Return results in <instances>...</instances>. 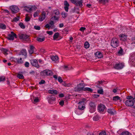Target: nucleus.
<instances>
[{
    "label": "nucleus",
    "mask_w": 135,
    "mask_h": 135,
    "mask_svg": "<svg viewBox=\"0 0 135 135\" xmlns=\"http://www.w3.org/2000/svg\"><path fill=\"white\" fill-rule=\"evenodd\" d=\"M51 19L55 20L58 21L59 20L60 16L59 11L57 9L52 10L51 11Z\"/></svg>",
    "instance_id": "obj_1"
},
{
    "label": "nucleus",
    "mask_w": 135,
    "mask_h": 135,
    "mask_svg": "<svg viewBox=\"0 0 135 135\" xmlns=\"http://www.w3.org/2000/svg\"><path fill=\"white\" fill-rule=\"evenodd\" d=\"M71 2L77 6L82 7L83 6V0H70Z\"/></svg>",
    "instance_id": "obj_2"
},
{
    "label": "nucleus",
    "mask_w": 135,
    "mask_h": 135,
    "mask_svg": "<svg viewBox=\"0 0 135 135\" xmlns=\"http://www.w3.org/2000/svg\"><path fill=\"white\" fill-rule=\"evenodd\" d=\"M119 42L117 38H113L111 40V45L114 48H115L118 46Z\"/></svg>",
    "instance_id": "obj_3"
},
{
    "label": "nucleus",
    "mask_w": 135,
    "mask_h": 135,
    "mask_svg": "<svg viewBox=\"0 0 135 135\" xmlns=\"http://www.w3.org/2000/svg\"><path fill=\"white\" fill-rule=\"evenodd\" d=\"M84 84L80 83L74 88V90L76 92L79 91L84 90Z\"/></svg>",
    "instance_id": "obj_4"
},
{
    "label": "nucleus",
    "mask_w": 135,
    "mask_h": 135,
    "mask_svg": "<svg viewBox=\"0 0 135 135\" xmlns=\"http://www.w3.org/2000/svg\"><path fill=\"white\" fill-rule=\"evenodd\" d=\"M89 111L90 113L94 112L96 110V105L94 103L91 102L89 103Z\"/></svg>",
    "instance_id": "obj_5"
},
{
    "label": "nucleus",
    "mask_w": 135,
    "mask_h": 135,
    "mask_svg": "<svg viewBox=\"0 0 135 135\" xmlns=\"http://www.w3.org/2000/svg\"><path fill=\"white\" fill-rule=\"evenodd\" d=\"M52 72L50 70H44L41 73V75L44 76H47L52 74Z\"/></svg>",
    "instance_id": "obj_6"
},
{
    "label": "nucleus",
    "mask_w": 135,
    "mask_h": 135,
    "mask_svg": "<svg viewBox=\"0 0 135 135\" xmlns=\"http://www.w3.org/2000/svg\"><path fill=\"white\" fill-rule=\"evenodd\" d=\"M10 9L13 13H16L19 11L18 7L16 6L13 5L10 7Z\"/></svg>",
    "instance_id": "obj_7"
},
{
    "label": "nucleus",
    "mask_w": 135,
    "mask_h": 135,
    "mask_svg": "<svg viewBox=\"0 0 135 135\" xmlns=\"http://www.w3.org/2000/svg\"><path fill=\"white\" fill-rule=\"evenodd\" d=\"M124 63L122 62H119L116 63L114 65V68L117 70L122 69L124 66Z\"/></svg>",
    "instance_id": "obj_8"
},
{
    "label": "nucleus",
    "mask_w": 135,
    "mask_h": 135,
    "mask_svg": "<svg viewBox=\"0 0 135 135\" xmlns=\"http://www.w3.org/2000/svg\"><path fill=\"white\" fill-rule=\"evenodd\" d=\"M8 35V36L6 38L9 40H13L14 39V37L17 38L16 35L12 31L11 32V34Z\"/></svg>",
    "instance_id": "obj_9"
},
{
    "label": "nucleus",
    "mask_w": 135,
    "mask_h": 135,
    "mask_svg": "<svg viewBox=\"0 0 135 135\" xmlns=\"http://www.w3.org/2000/svg\"><path fill=\"white\" fill-rule=\"evenodd\" d=\"M106 109L105 106L102 104H99L98 107V110L99 112L102 113Z\"/></svg>",
    "instance_id": "obj_10"
},
{
    "label": "nucleus",
    "mask_w": 135,
    "mask_h": 135,
    "mask_svg": "<svg viewBox=\"0 0 135 135\" xmlns=\"http://www.w3.org/2000/svg\"><path fill=\"white\" fill-rule=\"evenodd\" d=\"M31 63L32 65L37 68L39 67V66L38 65L37 60L35 59H32L30 60Z\"/></svg>",
    "instance_id": "obj_11"
},
{
    "label": "nucleus",
    "mask_w": 135,
    "mask_h": 135,
    "mask_svg": "<svg viewBox=\"0 0 135 135\" xmlns=\"http://www.w3.org/2000/svg\"><path fill=\"white\" fill-rule=\"evenodd\" d=\"M19 38L24 40H28L29 39V36L26 34L20 33L19 34Z\"/></svg>",
    "instance_id": "obj_12"
},
{
    "label": "nucleus",
    "mask_w": 135,
    "mask_h": 135,
    "mask_svg": "<svg viewBox=\"0 0 135 135\" xmlns=\"http://www.w3.org/2000/svg\"><path fill=\"white\" fill-rule=\"evenodd\" d=\"M125 104L127 106L131 107L134 105V103L132 100H127L125 102Z\"/></svg>",
    "instance_id": "obj_13"
},
{
    "label": "nucleus",
    "mask_w": 135,
    "mask_h": 135,
    "mask_svg": "<svg viewBox=\"0 0 135 135\" xmlns=\"http://www.w3.org/2000/svg\"><path fill=\"white\" fill-rule=\"evenodd\" d=\"M46 15V13L45 12L43 11L42 12L41 15L39 18L40 21H42L45 19Z\"/></svg>",
    "instance_id": "obj_14"
},
{
    "label": "nucleus",
    "mask_w": 135,
    "mask_h": 135,
    "mask_svg": "<svg viewBox=\"0 0 135 135\" xmlns=\"http://www.w3.org/2000/svg\"><path fill=\"white\" fill-rule=\"evenodd\" d=\"M56 100V98L55 97H52L51 96L50 97H49L48 101L50 104H53L54 102Z\"/></svg>",
    "instance_id": "obj_15"
},
{
    "label": "nucleus",
    "mask_w": 135,
    "mask_h": 135,
    "mask_svg": "<svg viewBox=\"0 0 135 135\" xmlns=\"http://www.w3.org/2000/svg\"><path fill=\"white\" fill-rule=\"evenodd\" d=\"M95 57L98 58H101L103 57L102 54L99 51H97L94 54Z\"/></svg>",
    "instance_id": "obj_16"
},
{
    "label": "nucleus",
    "mask_w": 135,
    "mask_h": 135,
    "mask_svg": "<svg viewBox=\"0 0 135 135\" xmlns=\"http://www.w3.org/2000/svg\"><path fill=\"white\" fill-rule=\"evenodd\" d=\"M48 92L50 94L54 95H56L59 93V92L56 90H49Z\"/></svg>",
    "instance_id": "obj_17"
},
{
    "label": "nucleus",
    "mask_w": 135,
    "mask_h": 135,
    "mask_svg": "<svg viewBox=\"0 0 135 135\" xmlns=\"http://www.w3.org/2000/svg\"><path fill=\"white\" fill-rule=\"evenodd\" d=\"M120 40L124 41H126L127 38V36L125 35L121 34L120 35Z\"/></svg>",
    "instance_id": "obj_18"
},
{
    "label": "nucleus",
    "mask_w": 135,
    "mask_h": 135,
    "mask_svg": "<svg viewBox=\"0 0 135 135\" xmlns=\"http://www.w3.org/2000/svg\"><path fill=\"white\" fill-rule=\"evenodd\" d=\"M113 100L115 101H117L118 100H119L120 101H122L120 99V97L118 96H115L113 97Z\"/></svg>",
    "instance_id": "obj_19"
},
{
    "label": "nucleus",
    "mask_w": 135,
    "mask_h": 135,
    "mask_svg": "<svg viewBox=\"0 0 135 135\" xmlns=\"http://www.w3.org/2000/svg\"><path fill=\"white\" fill-rule=\"evenodd\" d=\"M104 82V81L102 80H101V81H98L96 83V84L97 85V87L99 88H100V87L99 86L101 84L102 85V84Z\"/></svg>",
    "instance_id": "obj_20"
},
{
    "label": "nucleus",
    "mask_w": 135,
    "mask_h": 135,
    "mask_svg": "<svg viewBox=\"0 0 135 135\" xmlns=\"http://www.w3.org/2000/svg\"><path fill=\"white\" fill-rule=\"evenodd\" d=\"M52 60L54 61H56L59 59L58 57L57 56H53L51 57Z\"/></svg>",
    "instance_id": "obj_21"
},
{
    "label": "nucleus",
    "mask_w": 135,
    "mask_h": 135,
    "mask_svg": "<svg viewBox=\"0 0 135 135\" xmlns=\"http://www.w3.org/2000/svg\"><path fill=\"white\" fill-rule=\"evenodd\" d=\"M59 35V33L58 32L56 33L53 36V39L54 40H55L58 38Z\"/></svg>",
    "instance_id": "obj_22"
},
{
    "label": "nucleus",
    "mask_w": 135,
    "mask_h": 135,
    "mask_svg": "<svg viewBox=\"0 0 135 135\" xmlns=\"http://www.w3.org/2000/svg\"><path fill=\"white\" fill-rule=\"evenodd\" d=\"M84 90L88 91L90 92H92L93 91V90L92 89L88 87L84 88Z\"/></svg>",
    "instance_id": "obj_23"
},
{
    "label": "nucleus",
    "mask_w": 135,
    "mask_h": 135,
    "mask_svg": "<svg viewBox=\"0 0 135 135\" xmlns=\"http://www.w3.org/2000/svg\"><path fill=\"white\" fill-rule=\"evenodd\" d=\"M79 104L78 106L79 109L81 110H83L85 108V107L83 105H82V104Z\"/></svg>",
    "instance_id": "obj_24"
},
{
    "label": "nucleus",
    "mask_w": 135,
    "mask_h": 135,
    "mask_svg": "<svg viewBox=\"0 0 135 135\" xmlns=\"http://www.w3.org/2000/svg\"><path fill=\"white\" fill-rule=\"evenodd\" d=\"M45 40V37H43L42 38H41L39 37H37V41L40 42H42L44 41Z\"/></svg>",
    "instance_id": "obj_25"
},
{
    "label": "nucleus",
    "mask_w": 135,
    "mask_h": 135,
    "mask_svg": "<svg viewBox=\"0 0 135 135\" xmlns=\"http://www.w3.org/2000/svg\"><path fill=\"white\" fill-rule=\"evenodd\" d=\"M107 111L109 114L111 115H113L114 114V112H113L112 110L111 109H109L107 110Z\"/></svg>",
    "instance_id": "obj_26"
},
{
    "label": "nucleus",
    "mask_w": 135,
    "mask_h": 135,
    "mask_svg": "<svg viewBox=\"0 0 135 135\" xmlns=\"http://www.w3.org/2000/svg\"><path fill=\"white\" fill-rule=\"evenodd\" d=\"M19 17L18 16L17 17H15L13 18V20L12 21L13 22H17L19 20Z\"/></svg>",
    "instance_id": "obj_27"
},
{
    "label": "nucleus",
    "mask_w": 135,
    "mask_h": 135,
    "mask_svg": "<svg viewBox=\"0 0 135 135\" xmlns=\"http://www.w3.org/2000/svg\"><path fill=\"white\" fill-rule=\"evenodd\" d=\"M99 117L98 115H97L94 117L93 118V119L94 121H97L99 119Z\"/></svg>",
    "instance_id": "obj_28"
},
{
    "label": "nucleus",
    "mask_w": 135,
    "mask_h": 135,
    "mask_svg": "<svg viewBox=\"0 0 135 135\" xmlns=\"http://www.w3.org/2000/svg\"><path fill=\"white\" fill-rule=\"evenodd\" d=\"M130 133L128 131H126L122 132L120 135H129Z\"/></svg>",
    "instance_id": "obj_29"
},
{
    "label": "nucleus",
    "mask_w": 135,
    "mask_h": 135,
    "mask_svg": "<svg viewBox=\"0 0 135 135\" xmlns=\"http://www.w3.org/2000/svg\"><path fill=\"white\" fill-rule=\"evenodd\" d=\"M84 46L86 48H88L89 47V44L88 42L86 41L84 43Z\"/></svg>",
    "instance_id": "obj_30"
},
{
    "label": "nucleus",
    "mask_w": 135,
    "mask_h": 135,
    "mask_svg": "<svg viewBox=\"0 0 135 135\" xmlns=\"http://www.w3.org/2000/svg\"><path fill=\"white\" fill-rule=\"evenodd\" d=\"M24 8H25L24 9L26 11L30 12H31V11L29 9L30 8L28 7H27L26 6H25L23 7Z\"/></svg>",
    "instance_id": "obj_31"
},
{
    "label": "nucleus",
    "mask_w": 135,
    "mask_h": 135,
    "mask_svg": "<svg viewBox=\"0 0 135 135\" xmlns=\"http://www.w3.org/2000/svg\"><path fill=\"white\" fill-rule=\"evenodd\" d=\"M100 89L98 90L97 91L98 93L100 94H103V90L101 88V87H100Z\"/></svg>",
    "instance_id": "obj_32"
},
{
    "label": "nucleus",
    "mask_w": 135,
    "mask_h": 135,
    "mask_svg": "<svg viewBox=\"0 0 135 135\" xmlns=\"http://www.w3.org/2000/svg\"><path fill=\"white\" fill-rule=\"evenodd\" d=\"M99 2L104 4H105L108 2V0H99Z\"/></svg>",
    "instance_id": "obj_33"
},
{
    "label": "nucleus",
    "mask_w": 135,
    "mask_h": 135,
    "mask_svg": "<svg viewBox=\"0 0 135 135\" xmlns=\"http://www.w3.org/2000/svg\"><path fill=\"white\" fill-rule=\"evenodd\" d=\"M86 101V99L84 98H83L80 101L78 104H84V103Z\"/></svg>",
    "instance_id": "obj_34"
},
{
    "label": "nucleus",
    "mask_w": 135,
    "mask_h": 135,
    "mask_svg": "<svg viewBox=\"0 0 135 135\" xmlns=\"http://www.w3.org/2000/svg\"><path fill=\"white\" fill-rule=\"evenodd\" d=\"M19 26L22 29H24L25 28V26L22 22H20L19 24Z\"/></svg>",
    "instance_id": "obj_35"
},
{
    "label": "nucleus",
    "mask_w": 135,
    "mask_h": 135,
    "mask_svg": "<svg viewBox=\"0 0 135 135\" xmlns=\"http://www.w3.org/2000/svg\"><path fill=\"white\" fill-rule=\"evenodd\" d=\"M0 28L3 29H5L6 28V26L5 24H1L0 25Z\"/></svg>",
    "instance_id": "obj_36"
},
{
    "label": "nucleus",
    "mask_w": 135,
    "mask_h": 135,
    "mask_svg": "<svg viewBox=\"0 0 135 135\" xmlns=\"http://www.w3.org/2000/svg\"><path fill=\"white\" fill-rule=\"evenodd\" d=\"M17 62L18 64H21L23 63V61L22 60V58H21L17 59Z\"/></svg>",
    "instance_id": "obj_37"
},
{
    "label": "nucleus",
    "mask_w": 135,
    "mask_h": 135,
    "mask_svg": "<svg viewBox=\"0 0 135 135\" xmlns=\"http://www.w3.org/2000/svg\"><path fill=\"white\" fill-rule=\"evenodd\" d=\"M64 68L66 70H70L72 69V67H68L67 66H64Z\"/></svg>",
    "instance_id": "obj_38"
},
{
    "label": "nucleus",
    "mask_w": 135,
    "mask_h": 135,
    "mask_svg": "<svg viewBox=\"0 0 135 135\" xmlns=\"http://www.w3.org/2000/svg\"><path fill=\"white\" fill-rule=\"evenodd\" d=\"M28 15L26 14V17L25 19V20L26 22H28L30 20V17L27 16Z\"/></svg>",
    "instance_id": "obj_39"
},
{
    "label": "nucleus",
    "mask_w": 135,
    "mask_h": 135,
    "mask_svg": "<svg viewBox=\"0 0 135 135\" xmlns=\"http://www.w3.org/2000/svg\"><path fill=\"white\" fill-rule=\"evenodd\" d=\"M37 9V7L36 6H32V7L30 8L29 9L31 11H32L33 10H36Z\"/></svg>",
    "instance_id": "obj_40"
},
{
    "label": "nucleus",
    "mask_w": 135,
    "mask_h": 135,
    "mask_svg": "<svg viewBox=\"0 0 135 135\" xmlns=\"http://www.w3.org/2000/svg\"><path fill=\"white\" fill-rule=\"evenodd\" d=\"M32 101L33 103H36L38 102L39 101V100L37 98L35 97V98L34 99L33 101V100H32Z\"/></svg>",
    "instance_id": "obj_41"
},
{
    "label": "nucleus",
    "mask_w": 135,
    "mask_h": 135,
    "mask_svg": "<svg viewBox=\"0 0 135 135\" xmlns=\"http://www.w3.org/2000/svg\"><path fill=\"white\" fill-rule=\"evenodd\" d=\"M17 76L20 79H23L24 78L23 75L21 74H18L17 75Z\"/></svg>",
    "instance_id": "obj_42"
},
{
    "label": "nucleus",
    "mask_w": 135,
    "mask_h": 135,
    "mask_svg": "<svg viewBox=\"0 0 135 135\" xmlns=\"http://www.w3.org/2000/svg\"><path fill=\"white\" fill-rule=\"evenodd\" d=\"M130 60L132 61V62H134L135 60V55H133V56L131 57L130 58Z\"/></svg>",
    "instance_id": "obj_43"
},
{
    "label": "nucleus",
    "mask_w": 135,
    "mask_h": 135,
    "mask_svg": "<svg viewBox=\"0 0 135 135\" xmlns=\"http://www.w3.org/2000/svg\"><path fill=\"white\" fill-rule=\"evenodd\" d=\"M124 53V52L123 51H118L117 55L119 56H121L123 55Z\"/></svg>",
    "instance_id": "obj_44"
},
{
    "label": "nucleus",
    "mask_w": 135,
    "mask_h": 135,
    "mask_svg": "<svg viewBox=\"0 0 135 135\" xmlns=\"http://www.w3.org/2000/svg\"><path fill=\"white\" fill-rule=\"evenodd\" d=\"M5 80V78L4 76L1 77L0 78V82Z\"/></svg>",
    "instance_id": "obj_45"
},
{
    "label": "nucleus",
    "mask_w": 135,
    "mask_h": 135,
    "mask_svg": "<svg viewBox=\"0 0 135 135\" xmlns=\"http://www.w3.org/2000/svg\"><path fill=\"white\" fill-rule=\"evenodd\" d=\"M58 80L59 82L61 83L63 81V80L61 78L60 76H59L58 78Z\"/></svg>",
    "instance_id": "obj_46"
},
{
    "label": "nucleus",
    "mask_w": 135,
    "mask_h": 135,
    "mask_svg": "<svg viewBox=\"0 0 135 135\" xmlns=\"http://www.w3.org/2000/svg\"><path fill=\"white\" fill-rule=\"evenodd\" d=\"M62 16V17L64 18L66 17V14L64 12H62L61 13Z\"/></svg>",
    "instance_id": "obj_47"
},
{
    "label": "nucleus",
    "mask_w": 135,
    "mask_h": 135,
    "mask_svg": "<svg viewBox=\"0 0 135 135\" xmlns=\"http://www.w3.org/2000/svg\"><path fill=\"white\" fill-rule=\"evenodd\" d=\"M64 4L65 6H69V3L66 1H65Z\"/></svg>",
    "instance_id": "obj_48"
},
{
    "label": "nucleus",
    "mask_w": 135,
    "mask_h": 135,
    "mask_svg": "<svg viewBox=\"0 0 135 135\" xmlns=\"http://www.w3.org/2000/svg\"><path fill=\"white\" fill-rule=\"evenodd\" d=\"M45 83V81L43 80H42L41 81L39 82V84H44Z\"/></svg>",
    "instance_id": "obj_49"
},
{
    "label": "nucleus",
    "mask_w": 135,
    "mask_h": 135,
    "mask_svg": "<svg viewBox=\"0 0 135 135\" xmlns=\"http://www.w3.org/2000/svg\"><path fill=\"white\" fill-rule=\"evenodd\" d=\"M35 47L31 45L30 46V51H33L35 49Z\"/></svg>",
    "instance_id": "obj_50"
},
{
    "label": "nucleus",
    "mask_w": 135,
    "mask_h": 135,
    "mask_svg": "<svg viewBox=\"0 0 135 135\" xmlns=\"http://www.w3.org/2000/svg\"><path fill=\"white\" fill-rule=\"evenodd\" d=\"M34 28L37 30H40V27L38 26H34Z\"/></svg>",
    "instance_id": "obj_51"
},
{
    "label": "nucleus",
    "mask_w": 135,
    "mask_h": 135,
    "mask_svg": "<svg viewBox=\"0 0 135 135\" xmlns=\"http://www.w3.org/2000/svg\"><path fill=\"white\" fill-rule=\"evenodd\" d=\"M29 64L28 62H26L25 63V65L26 67H28L29 66Z\"/></svg>",
    "instance_id": "obj_52"
},
{
    "label": "nucleus",
    "mask_w": 135,
    "mask_h": 135,
    "mask_svg": "<svg viewBox=\"0 0 135 135\" xmlns=\"http://www.w3.org/2000/svg\"><path fill=\"white\" fill-rule=\"evenodd\" d=\"M99 135H106V133L105 132L102 131L100 133Z\"/></svg>",
    "instance_id": "obj_53"
},
{
    "label": "nucleus",
    "mask_w": 135,
    "mask_h": 135,
    "mask_svg": "<svg viewBox=\"0 0 135 135\" xmlns=\"http://www.w3.org/2000/svg\"><path fill=\"white\" fill-rule=\"evenodd\" d=\"M47 33L49 34L50 35H51L53 34V32L52 31H47Z\"/></svg>",
    "instance_id": "obj_54"
},
{
    "label": "nucleus",
    "mask_w": 135,
    "mask_h": 135,
    "mask_svg": "<svg viewBox=\"0 0 135 135\" xmlns=\"http://www.w3.org/2000/svg\"><path fill=\"white\" fill-rule=\"evenodd\" d=\"M133 97L132 96H128L126 98L128 99V100H130L131 99H133Z\"/></svg>",
    "instance_id": "obj_55"
},
{
    "label": "nucleus",
    "mask_w": 135,
    "mask_h": 135,
    "mask_svg": "<svg viewBox=\"0 0 135 135\" xmlns=\"http://www.w3.org/2000/svg\"><path fill=\"white\" fill-rule=\"evenodd\" d=\"M64 101L63 100H62L60 101V102L59 104L61 105L62 106L64 105Z\"/></svg>",
    "instance_id": "obj_56"
},
{
    "label": "nucleus",
    "mask_w": 135,
    "mask_h": 135,
    "mask_svg": "<svg viewBox=\"0 0 135 135\" xmlns=\"http://www.w3.org/2000/svg\"><path fill=\"white\" fill-rule=\"evenodd\" d=\"M69 7V6H65L64 7V8H65V10L66 12H67L68 11V9H69V8H68Z\"/></svg>",
    "instance_id": "obj_57"
},
{
    "label": "nucleus",
    "mask_w": 135,
    "mask_h": 135,
    "mask_svg": "<svg viewBox=\"0 0 135 135\" xmlns=\"http://www.w3.org/2000/svg\"><path fill=\"white\" fill-rule=\"evenodd\" d=\"M46 28H48V29H49L51 26H50L49 24H46L45 26Z\"/></svg>",
    "instance_id": "obj_58"
},
{
    "label": "nucleus",
    "mask_w": 135,
    "mask_h": 135,
    "mask_svg": "<svg viewBox=\"0 0 135 135\" xmlns=\"http://www.w3.org/2000/svg\"><path fill=\"white\" fill-rule=\"evenodd\" d=\"M38 13L37 12H35L33 15V16L34 17H36L38 16Z\"/></svg>",
    "instance_id": "obj_59"
},
{
    "label": "nucleus",
    "mask_w": 135,
    "mask_h": 135,
    "mask_svg": "<svg viewBox=\"0 0 135 135\" xmlns=\"http://www.w3.org/2000/svg\"><path fill=\"white\" fill-rule=\"evenodd\" d=\"M3 11H4V12L6 13H8V14H9V12L7 10V9H3Z\"/></svg>",
    "instance_id": "obj_60"
},
{
    "label": "nucleus",
    "mask_w": 135,
    "mask_h": 135,
    "mask_svg": "<svg viewBox=\"0 0 135 135\" xmlns=\"http://www.w3.org/2000/svg\"><path fill=\"white\" fill-rule=\"evenodd\" d=\"M85 29V28L83 27H81L80 28V30L81 31H84Z\"/></svg>",
    "instance_id": "obj_61"
},
{
    "label": "nucleus",
    "mask_w": 135,
    "mask_h": 135,
    "mask_svg": "<svg viewBox=\"0 0 135 135\" xmlns=\"http://www.w3.org/2000/svg\"><path fill=\"white\" fill-rule=\"evenodd\" d=\"M1 51H8V50L7 49H4L3 48H2L1 49Z\"/></svg>",
    "instance_id": "obj_62"
},
{
    "label": "nucleus",
    "mask_w": 135,
    "mask_h": 135,
    "mask_svg": "<svg viewBox=\"0 0 135 135\" xmlns=\"http://www.w3.org/2000/svg\"><path fill=\"white\" fill-rule=\"evenodd\" d=\"M64 96V94L62 93L60 94L59 95V96L60 97H63Z\"/></svg>",
    "instance_id": "obj_63"
},
{
    "label": "nucleus",
    "mask_w": 135,
    "mask_h": 135,
    "mask_svg": "<svg viewBox=\"0 0 135 135\" xmlns=\"http://www.w3.org/2000/svg\"><path fill=\"white\" fill-rule=\"evenodd\" d=\"M59 26L60 28L64 26L63 24L62 23H60L59 25Z\"/></svg>",
    "instance_id": "obj_64"
}]
</instances>
